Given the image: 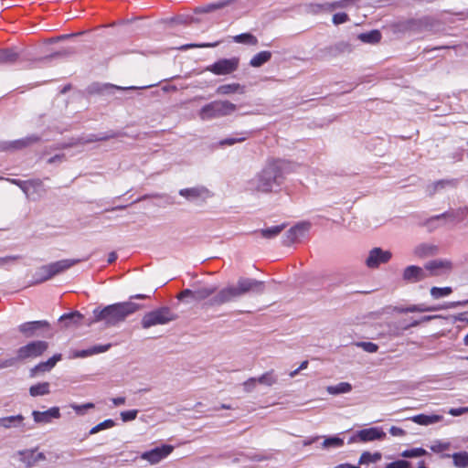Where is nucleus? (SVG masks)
I'll list each match as a JSON object with an SVG mask.
<instances>
[{
	"label": "nucleus",
	"instance_id": "56",
	"mask_svg": "<svg viewBox=\"0 0 468 468\" xmlns=\"http://www.w3.org/2000/svg\"><path fill=\"white\" fill-rule=\"evenodd\" d=\"M218 42L216 43H204V44H190L185 46L183 48H213L218 46Z\"/></svg>",
	"mask_w": 468,
	"mask_h": 468
},
{
	"label": "nucleus",
	"instance_id": "17",
	"mask_svg": "<svg viewBox=\"0 0 468 468\" xmlns=\"http://www.w3.org/2000/svg\"><path fill=\"white\" fill-rule=\"evenodd\" d=\"M20 461L26 464L27 467H32L40 461H44L46 456L43 452H37V450H23L18 452Z\"/></svg>",
	"mask_w": 468,
	"mask_h": 468
},
{
	"label": "nucleus",
	"instance_id": "63",
	"mask_svg": "<svg viewBox=\"0 0 468 468\" xmlns=\"http://www.w3.org/2000/svg\"><path fill=\"white\" fill-rule=\"evenodd\" d=\"M91 355H92V351L90 348V349L82 350V351L79 352L78 354H76V356L84 357V356H91Z\"/></svg>",
	"mask_w": 468,
	"mask_h": 468
},
{
	"label": "nucleus",
	"instance_id": "24",
	"mask_svg": "<svg viewBox=\"0 0 468 468\" xmlns=\"http://www.w3.org/2000/svg\"><path fill=\"white\" fill-rule=\"evenodd\" d=\"M271 58V52L268 50H263L252 57L250 61V65L254 68H259L262 66L264 63L268 62Z\"/></svg>",
	"mask_w": 468,
	"mask_h": 468
},
{
	"label": "nucleus",
	"instance_id": "50",
	"mask_svg": "<svg viewBox=\"0 0 468 468\" xmlns=\"http://www.w3.org/2000/svg\"><path fill=\"white\" fill-rule=\"evenodd\" d=\"M257 384V378H250L243 383V387L245 391L250 392L252 391Z\"/></svg>",
	"mask_w": 468,
	"mask_h": 468
},
{
	"label": "nucleus",
	"instance_id": "30",
	"mask_svg": "<svg viewBox=\"0 0 468 468\" xmlns=\"http://www.w3.org/2000/svg\"><path fill=\"white\" fill-rule=\"evenodd\" d=\"M49 392L50 390L48 382L37 383L36 385L31 386L29 388V394L32 397L47 395Z\"/></svg>",
	"mask_w": 468,
	"mask_h": 468
},
{
	"label": "nucleus",
	"instance_id": "18",
	"mask_svg": "<svg viewBox=\"0 0 468 468\" xmlns=\"http://www.w3.org/2000/svg\"><path fill=\"white\" fill-rule=\"evenodd\" d=\"M307 229L306 224H297L291 228L282 239L283 245L290 246L293 244Z\"/></svg>",
	"mask_w": 468,
	"mask_h": 468
},
{
	"label": "nucleus",
	"instance_id": "43",
	"mask_svg": "<svg viewBox=\"0 0 468 468\" xmlns=\"http://www.w3.org/2000/svg\"><path fill=\"white\" fill-rule=\"evenodd\" d=\"M344 445V440L339 437H330L324 441V447H341Z\"/></svg>",
	"mask_w": 468,
	"mask_h": 468
},
{
	"label": "nucleus",
	"instance_id": "14",
	"mask_svg": "<svg viewBox=\"0 0 468 468\" xmlns=\"http://www.w3.org/2000/svg\"><path fill=\"white\" fill-rule=\"evenodd\" d=\"M238 298L236 292L234 291V286H229L221 289L218 293H216L208 302V304L213 305H222L227 303L231 302L232 300Z\"/></svg>",
	"mask_w": 468,
	"mask_h": 468
},
{
	"label": "nucleus",
	"instance_id": "33",
	"mask_svg": "<svg viewBox=\"0 0 468 468\" xmlns=\"http://www.w3.org/2000/svg\"><path fill=\"white\" fill-rule=\"evenodd\" d=\"M359 38L366 43H378L381 39V33L378 30H372L367 33H362L359 36Z\"/></svg>",
	"mask_w": 468,
	"mask_h": 468
},
{
	"label": "nucleus",
	"instance_id": "58",
	"mask_svg": "<svg viewBox=\"0 0 468 468\" xmlns=\"http://www.w3.org/2000/svg\"><path fill=\"white\" fill-rule=\"evenodd\" d=\"M110 346H111L110 344L104 345V346H95L91 348L92 355L103 353V352L107 351L110 348Z\"/></svg>",
	"mask_w": 468,
	"mask_h": 468
},
{
	"label": "nucleus",
	"instance_id": "9",
	"mask_svg": "<svg viewBox=\"0 0 468 468\" xmlns=\"http://www.w3.org/2000/svg\"><path fill=\"white\" fill-rule=\"evenodd\" d=\"M40 142V137L36 134H32L27 136L25 138L8 141V142H0V151H17L27 148L35 144Z\"/></svg>",
	"mask_w": 468,
	"mask_h": 468
},
{
	"label": "nucleus",
	"instance_id": "53",
	"mask_svg": "<svg viewBox=\"0 0 468 468\" xmlns=\"http://www.w3.org/2000/svg\"><path fill=\"white\" fill-rule=\"evenodd\" d=\"M16 361H18L17 356L16 357H11L8 359L1 360L0 361V369L13 367L16 363Z\"/></svg>",
	"mask_w": 468,
	"mask_h": 468
},
{
	"label": "nucleus",
	"instance_id": "64",
	"mask_svg": "<svg viewBox=\"0 0 468 468\" xmlns=\"http://www.w3.org/2000/svg\"><path fill=\"white\" fill-rule=\"evenodd\" d=\"M336 468H360L359 466H355L350 463H341L336 466Z\"/></svg>",
	"mask_w": 468,
	"mask_h": 468
},
{
	"label": "nucleus",
	"instance_id": "13",
	"mask_svg": "<svg viewBox=\"0 0 468 468\" xmlns=\"http://www.w3.org/2000/svg\"><path fill=\"white\" fill-rule=\"evenodd\" d=\"M174 450L172 445H163L156 447L151 451L145 452L142 454V459L148 461L152 464L159 463L164 458L167 457Z\"/></svg>",
	"mask_w": 468,
	"mask_h": 468
},
{
	"label": "nucleus",
	"instance_id": "60",
	"mask_svg": "<svg viewBox=\"0 0 468 468\" xmlns=\"http://www.w3.org/2000/svg\"><path fill=\"white\" fill-rule=\"evenodd\" d=\"M29 183H31L30 184L31 189H37V188L42 187V186H43L42 180L38 179V178H37V179H29Z\"/></svg>",
	"mask_w": 468,
	"mask_h": 468
},
{
	"label": "nucleus",
	"instance_id": "3",
	"mask_svg": "<svg viewBox=\"0 0 468 468\" xmlns=\"http://www.w3.org/2000/svg\"><path fill=\"white\" fill-rule=\"evenodd\" d=\"M237 110L236 104L229 101H213L204 105L198 115L201 120H212L231 114Z\"/></svg>",
	"mask_w": 468,
	"mask_h": 468
},
{
	"label": "nucleus",
	"instance_id": "51",
	"mask_svg": "<svg viewBox=\"0 0 468 468\" xmlns=\"http://www.w3.org/2000/svg\"><path fill=\"white\" fill-rule=\"evenodd\" d=\"M452 181L450 180H440L433 184L431 194L435 193L438 189L443 188L445 186L451 185Z\"/></svg>",
	"mask_w": 468,
	"mask_h": 468
},
{
	"label": "nucleus",
	"instance_id": "23",
	"mask_svg": "<svg viewBox=\"0 0 468 468\" xmlns=\"http://www.w3.org/2000/svg\"><path fill=\"white\" fill-rule=\"evenodd\" d=\"M114 426V421L111 419L105 420L102 422L97 424L96 426L92 427L90 431L88 433H84L83 436L78 438L77 436L74 437L75 440H78L79 441H83L86 440L90 435L95 434L102 430L110 429Z\"/></svg>",
	"mask_w": 468,
	"mask_h": 468
},
{
	"label": "nucleus",
	"instance_id": "54",
	"mask_svg": "<svg viewBox=\"0 0 468 468\" xmlns=\"http://www.w3.org/2000/svg\"><path fill=\"white\" fill-rule=\"evenodd\" d=\"M468 412V407H462V408H453L449 410V414L452 416L457 417L461 416L462 414Z\"/></svg>",
	"mask_w": 468,
	"mask_h": 468
},
{
	"label": "nucleus",
	"instance_id": "62",
	"mask_svg": "<svg viewBox=\"0 0 468 468\" xmlns=\"http://www.w3.org/2000/svg\"><path fill=\"white\" fill-rule=\"evenodd\" d=\"M112 401L115 406L123 405L125 403V398L124 397L113 398L112 399Z\"/></svg>",
	"mask_w": 468,
	"mask_h": 468
},
{
	"label": "nucleus",
	"instance_id": "61",
	"mask_svg": "<svg viewBox=\"0 0 468 468\" xmlns=\"http://www.w3.org/2000/svg\"><path fill=\"white\" fill-rule=\"evenodd\" d=\"M30 184L29 183V180H25L21 183V186H20V189L27 195H28V193L30 192L31 190V187H30Z\"/></svg>",
	"mask_w": 468,
	"mask_h": 468
},
{
	"label": "nucleus",
	"instance_id": "15",
	"mask_svg": "<svg viewBox=\"0 0 468 468\" xmlns=\"http://www.w3.org/2000/svg\"><path fill=\"white\" fill-rule=\"evenodd\" d=\"M426 278H428V274L425 268L422 269L416 265L408 266L403 271V280L407 282L415 283Z\"/></svg>",
	"mask_w": 468,
	"mask_h": 468
},
{
	"label": "nucleus",
	"instance_id": "49",
	"mask_svg": "<svg viewBox=\"0 0 468 468\" xmlns=\"http://www.w3.org/2000/svg\"><path fill=\"white\" fill-rule=\"evenodd\" d=\"M70 408L75 410L76 413L81 414L83 413V410H89L94 408L93 403H86L83 405L71 404Z\"/></svg>",
	"mask_w": 468,
	"mask_h": 468
},
{
	"label": "nucleus",
	"instance_id": "16",
	"mask_svg": "<svg viewBox=\"0 0 468 468\" xmlns=\"http://www.w3.org/2000/svg\"><path fill=\"white\" fill-rule=\"evenodd\" d=\"M42 328H49V323L45 320L26 322L18 326V330L26 337H33L36 332Z\"/></svg>",
	"mask_w": 468,
	"mask_h": 468
},
{
	"label": "nucleus",
	"instance_id": "20",
	"mask_svg": "<svg viewBox=\"0 0 468 468\" xmlns=\"http://www.w3.org/2000/svg\"><path fill=\"white\" fill-rule=\"evenodd\" d=\"M62 358L61 354H55L53 356L48 358L47 361L40 362L31 369V376H35L38 372L50 371L56 364Z\"/></svg>",
	"mask_w": 468,
	"mask_h": 468
},
{
	"label": "nucleus",
	"instance_id": "5",
	"mask_svg": "<svg viewBox=\"0 0 468 468\" xmlns=\"http://www.w3.org/2000/svg\"><path fill=\"white\" fill-rule=\"evenodd\" d=\"M86 260H88V258L82 259V260L81 259H73V260L65 259V260H60L56 262L42 266L39 269V272L41 275L40 281L41 282L48 281V280L51 279L52 277H54L55 275L60 273V272L69 269L70 267L80 263V261H86Z\"/></svg>",
	"mask_w": 468,
	"mask_h": 468
},
{
	"label": "nucleus",
	"instance_id": "6",
	"mask_svg": "<svg viewBox=\"0 0 468 468\" xmlns=\"http://www.w3.org/2000/svg\"><path fill=\"white\" fill-rule=\"evenodd\" d=\"M48 348V343L43 340L31 341L20 346L17 351L18 361L33 359L42 356Z\"/></svg>",
	"mask_w": 468,
	"mask_h": 468
},
{
	"label": "nucleus",
	"instance_id": "37",
	"mask_svg": "<svg viewBox=\"0 0 468 468\" xmlns=\"http://www.w3.org/2000/svg\"><path fill=\"white\" fill-rule=\"evenodd\" d=\"M240 134H242V136L226 138V139H223V140L219 141L218 144H219L220 146L233 145L235 144L244 142L250 136V133H247V132L241 133Z\"/></svg>",
	"mask_w": 468,
	"mask_h": 468
},
{
	"label": "nucleus",
	"instance_id": "48",
	"mask_svg": "<svg viewBox=\"0 0 468 468\" xmlns=\"http://www.w3.org/2000/svg\"><path fill=\"white\" fill-rule=\"evenodd\" d=\"M386 468H410V463L408 461L399 460L388 463Z\"/></svg>",
	"mask_w": 468,
	"mask_h": 468
},
{
	"label": "nucleus",
	"instance_id": "32",
	"mask_svg": "<svg viewBox=\"0 0 468 468\" xmlns=\"http://www.w3.org/2000/svg\"><path fill=\"white\" fill-rule=\"evenodd\" d=\"M453 463L458 468H467L468 467V452H461L452 454Z\"/></svg>",
	"mask_w": 468,
	"mask_h": 468
},
{
	"label": "nucleus",
	"instance_id": "22",
	"mask_svg": "<svg viewBox=\"0 0 468 468\" xmlns=\"http://www.w3.org/2000/svg\"><path fill=\"white\" fill-rule=\"evenodd\" d=\"M410 420H412L414 423H417L419 425H431L437 423L442 420V416L441 415H425V414H418L415 416H412L410 418Z\"/></svg>",
	"mask_w": 468,
	"mask_h": 468
},
{
	"label": "nucleus",
	"instance_id": "19",
	"mask_svg": "<svg viewBox=\"0 0 468 468\" xmlns=\"http://www.w3.org/2000/svg\"><path fill=\"white\" fill-rule=\"evenodd\" d=\"M33 417L36 422L48 423L51 419L60 418V412L58 407H52L46 411H33Z\"/></svg>",
	"mask_w": 468,
	"mask_h": 468
},
{
	"label": "nucleus",
	"instance_id": "7",
	"mask_svg": "<svg viewBox=\"0 0 468 468\" xmlns=\"http://www.w3.org/2000/svg\"><path fill=\"white\" fill-rule=\"evenodd\" d=\"M264 289V282L249 278L239 279L237 285L234 286V291L237 297H240L250 292L261 293Z\"/></svg>",
	"mask_w": 468,
	"mask_h": 468
},
{
	"label": "nucleus",
	"instance_id": "36",
	"mask_svg": "<svg viewBox=\"0 0 468 468\" xmlns=\"http://www.w3.org/2000/svg\"><path fill=\"white\" fill-rule=\"evenodd\" d=\"M233 39L237 43H246L250 45H256L258 43L257 37L250 33H242L237 35L233 37Z\"/></svg>",
	"mask_w": 468,
	"mask_h": 468
},
{
	"label": "nucleus",
	"instance_id": "41",
	"mask_svg": "<svg viewBox=\"0 0 468 468\" xmlns=\"http://www.w3.org/2000/svg\"><path fill=\"white\" fill-rule=\"evenodd\" d=\"M450 446L451 443L449 441H437L430 448L433 452L439 453L448 450Z\"/></svg>",
	"mask_w": 468,
	"mask_h": 468
},
{
	"label": "nucleus",
	"instance_id": "8",
	"mask_svg": "<svg viewBox=\"0 0 468 468\" xmlns=\"http://www.w3.org/2000/svg\"><path fill=\"white\" fill-rule=\"evenodd\" d=\"M239 67V58H222L215 63L209 65L207 69L215 75H228L235 70Z\"/></svg>",
	"mask_w": 468,
	"mask_h": 468
},
{
	"label": "nucleus",
	"instance_id": "29",
	"mask_svg": "<svg viewBox=\"0 0 468 468\" xmlns=\"http://www.w3.org/2000/svg\"><path fill=\"white\" fill-rule=\"evenodd\" d=\"M24 420V417L20 414L9 416L0 419V425L4 428H11L20 425Z\"/></svg>",
	"mask_w": 468,
	"mask_h": 468
},
{
	"label": "nucleus",
	"instance_id": "57",
	"mask_svg": "<svg viewBox=\"0 0 468 468\" xmlns=\"http://www.w3.org/2000/svg\"><path fill=\"white\" fill-rule=\"evenodd\" d=\"M82 314H80L79 312H75V313H70V314H64L60 317V319H74V318H77L76 320V323H79L80 320L82 318Z\"/></svg>",
	"mask_w": 468,
	"mask_h": 468
},
{
	"label": "nucleus",
	"instance_id": "10",
	"mask_svg": "<svg viewBox=\"0 0 468 468\" xmlns=\"http://www.w3.org/2000/svg\"><path fill=\"white\" fill-rule=\"evenodd\" d=\"M428 277H437L448 274L452 269V261L448 260H433L424 265Z\"/></svg>",
	"mask_w": 468,
	"mask_h": 468
},
{
	"label": "nucleus",
	"instance_id": "38",
	"mask_svg": "<svg viewBox=\"0 0 468 468\" xmlns=\"http://www.w3.org/2000/svg\"><path fill=\"white\" fill-rule=\"evenodd\" d=\"M276 378L273 375V370L268 371L264 374H262L260 378H257V383L266 385V386H271L274 383H276Z\"/></svg>",
	"mask_w": 468,
	"mask_h": 468
},
{
	"label": "nucleus",
	"instance_id": "40",
	"mask_svg": "<svg viewBox=\"0 0 468 468\" xmlns=\"http://www.w3.org/2000/svg\"><path fill=\"white\" fill-rule=\"evenodd\" d=\"M452 290L451 287H443V288L432 287L431 289V295L434 299H439V298L450 295L452 293Z\"/></svg>",
	"mask_w": 468,
	"mask_h": 468
},
{
	"label": "nucleus",
	"instance_id": "59",
	"mask_svg": "<svg viewBox=\"0 0 468 468\" xmlns=\"http://www.w3.org/2000/svg\"><path fill=\"white\" fill-rule=\"evenodd\" d=\"M193 292H194V290H190V289L183 290L181 292H179V294L177 295V298L179 300H182L186 297L193 298Z\"/></svg>",
	"mask_w": 468,
	"mask_h": 468
},
{
	"label": "nucleus",
	"instance_id": "1",
	"mask_svg": "<svg viewBox=\"0 0 468 468\" xmlns=\"http://www.w3.org/2000/svg\"><path fill=\"white\" fill-rule=\"evenodd\" d=\"M284 182V163L268 160L264 167L249 182V189L256 193L277 192Z\"/></svg>",
	"mask_w": 468,
	"mask_h": 468
},
{
	"label": "nucleus",
	"instance_id": "52",
	"mask_svg": "<svg viewBox=\"0 0 468 468\" xmlns=\"http://www.w3.org/2000/svg\"><path fill=\"white\" fill-rule=\"evenodd\" d=\"M20 259V256H6V257H0V268L5 266L6 264H9L11 262H14Z\"/></svg>",
	"mask_w": 468,
	"mask_h": 468
},
{
	"label": "nucleus",
	"instance_id": "11",
	"mask_svg": "<svg viewBox=\"0 0 468 468\" xmlns=\"http://www.w3.org/2000/svg\"><path fill=\"white\" fill-rule=\"evenodd\" d=\"M385 437L386 433L383 431L379 428L372 427L358 431L356 435L349 439L348 443L372 441L376 440H382Z\"/></svg>",
	"mask_w": 468,
	"mask_h": 468
},
{
	"label": "nucleus",
	"instance_id": "31",
	"mask_svg": "<svg viewBox=\"0 0 468 468\" xmlns=\"http://www.w3.org/2000/svg\"><path fill=\"white\" fill-rule=\"evenodd\" d=\"M17 58L18 54L13 49H0V64L14 63Z\"/></svg>",
	"mask_w": 468,
	"mask_h": 468
},
{
	"label": "nucleus",
	"instance_id": "25",
	"mask_svg": "<svg viewBox=\"0 0 468 468\" xmlns=\"http://www.w3.org/2000/svg\"><path fill=\"white\" fill-rule=\"evenodd\" d=\"M217 292L216 287H202L198 288L197 290H194L193 292V299L196 301H202L205 299L209 298L213 294H215Z\"/></svg>",
	"mask_w": 468,
	"mask_h": 468
},
{
	"label": "nucleus",
	"instance_id": "34",
	"mask_svg": "<svg viewBox=\"0 0 468 468\" xmlns=\"http://www.w3.org/2000/svg\"><path fill=\"white\" fill-rule=\"evenodd\" d=\"M206 190L204 188H185L179 191L180 196L185 197L188 199L200 197Z\"/></svg>",
	"mask_w": 468,
	"mask_h": 468
},
{
	"label": "nucleus",
	"instance_id": "26",
	"mask_svg": "<svg viewBox=\"0 0 468 468\" xmlns=\"http://www.w3.org/2000/svg\"><path fill=\"white\" fill-rule=\"evenodd\" d=\"M230 0H222L215 4H208L204 6H199L195 9L196 14L210 13L212 11L223 8L230 4Z\"/></svg>",
	"mask_w": 468,
	"mask_h": 468
},
{
	"label": "nucleus",
	"instance_id": "27",
	"mask_svg": "<svg viewBox=\"0 0 468 468\" xmlns=\"http://www.w3.org/2000/svg\"><path fill=\"white\" fill-rule=\"evenodd\" d=\"M352 390V385L348 382H340L336 385L328 386L326 391L330 395H339L348 393Z\"/></svg>",
	"mask_w": 468,
	"mask_h": 468
},
{
	"label": "nucleus",
	"instance_id": "42",
	"mask_svg": "<svg viewBox=\"0 0 468 468\" xmlns=\"http://www.w3.org/2000/svg\"><path fill=\"white\" fill-rule=\"evenodd\" d=\"M436 310H438V308L425 307L422 304H419V305L414 304V305L407 307L404 311L407 313H415V312L422 313V312H432V311H436Z\"/></svg>",
	"mask_w": 468,
	"mask_h": 468
},
{
	"label": "nucleus",
	"instance_id": "44",
	"mask_svg": "<svg viewBox=\"0 0 468 468\" xmlns=\"http://www.w3.org/2000/svg\"><path fill=\"white\" fill-rule=\"evenodd\" d=\"M356 345L368 353H376L378 349V346L372 342H360Z\"/></svg>",
	"mask_w": 468,
	"mask_h": 468
},
{
	"label": "nucleus",
	"instance_id": "35",
	"mask_svg": "<svg viewBox=\"0 0 468 468\" xmlns=\"http://www.w3.org/2000/svg\"><path fill=\"white\" fill-rule=\"evenodd\" d=\"M381 459L380 452L371 453L369 452H364L359 458V464H368L370 463H376Z\"/></svg>",
	"mask_w": 468,
	"mask_h": 468
},
{
	"label": "nucleus",
	"instance_id": "12",
	"mask_svg": "<svg viewBox=\"0 0 468 468\" xmlns=\"http://www.w3.org/2000/svg\"><path fill=\"white\" fill-rule=\"evenodd\" d=\"M392 254L389 250H383L381 248H374L366 260V265L369 269H377L382 263H387L391 259Z\"/></svg>",
	"mask_w": 468,
	"mask_h": 468
},
{
	"label": "nucleus",
	"instance_id": "47",
	"mask_svg": "<svg viewBox=\"0 0 468 468\" xmlns=\"http://www.w3.org/2000/svg\"><path fill=\"white\" fill-rule=\"evenodd\" d=\"M348 20V15L345 12L336 13L333 16V23L340 25L346 23Z\"/></svg>",
	"mask_w": 468,
	"mask_h": 468
},
{
	"label": "nucleus",
	"instance_id": "45",
	"mask_svg": "<svg viewBox=\"0 0 468 468\" xmlns=\"http://www.w3.org/2000/svg\"><path fill=\"white\" fill-rule=\"evenodd\" d=\"M118 134L116 133H109V134H106V135H103V136H101V137H98L96 135H91L90 138H88L87 140H85V143H93V142H99V141H107L109 139H112V138H115L117 137Z\"/></svg>",
	"mask_w": 468,
	"mask_h": 468
},
{
	"label": "nucleus",
	"instance_id": "28",
	"mask_svg": "<svg viewBox=\"0 0 468 468\" xmlns=\"http://www.w3.org/2000/svg\"><path fill=\"white\" fill-rule=\"evenodd\" d=\"M286 226L287 225L283 223L271 228L262 229L260 230V233L264 239H273L277 237L286 228Z\"/></svg>",
	"mask_w": 468,
	"mask_h": 468
},
{
	"label": "nucleus",
	"instance_id": "21",
	"mask_svg": "<svg viewBox=\"0 0 468 468\" xmlns=\"http://www.w3.org/2000/svg\"><path fill=\"white\" fill-rule=\"evenodd\" d=\"M245 92V86L239 83L223 84L217 88L216 93L218 95H230L233 93L243 94Z\"/></svg>",
	"mask_w": 468,
	"mask_h": 468
},
{
	"label": "nucleus",
	"instance_id": "46",
	"mask_svg": "<svg viewBox=\"0 0 468 468\" xmlns=\"http://www.w3.org/2000/svg\"><path fill=\"white\" fill-rule=\"evenodd\" d=\"M137 413L138 411L136 410L122 411L121 413L122 420L124 422L133 420L137 417Z\"/></svg>",
	"mask_w": 468,
	"mask_h": 468
},
{
	"label": "nucleus",
	"instance_id": "39",
	"mask_svg": "<svg viewBox=\"0 0 468 468\" xmlns=\"http://www.w3.org/2000/svg\"><path fill=\"white\" fill-rule=\"evenodd\" d=\"M427 454V451L423 448H412L402 452L401 456L405 458L420 457Z\"/></svg>",
	"mask_w": 468,
	"mask_h": 468
},
{
	"label": "nucleus",
	"instance_id": "2",
	"mask_svg": "<svg viewBox=\"0 0 468 468\" xmlns=\"http://www.w3.org/2000/svg\"><path fill=\"white\" fill-rule=\"evenodd\" d=\"M142 308V305L133 302L116 303L105 306L102 309L93 310V320L91 323L105 322L108 326H114L123 322L129 315Z\"/></svg>",
	"mask_w": 468,
	"mask_h": 468
},
{
	"label": "nucleus",
	"instance_id": "55",
	"mask_svg": "<svg viewBox=\"0 0 468 468\" xmlns=\"http://www.w3.org/2000/svg\"><path fill=\"white\" fill-rule=\"evenodd\" d=\"M389 433L392 435V436H396V437H401V436H404L405 435V431L399 427H397V426H392L390 429H389Z\"/></svg>",
	"mask_w": 468,
	"mask_h": 468
},
{
	"label": "nucleus",
	"instance_id": "4",
	"mask_svg": "<svg viewBox=\"0 0 468 468\" xmlns=\"http://www.w3.org/2000/svg\"><path fill=\"white\" fill-rule=\"evenodd\" d=\"M176 319V315L168 307H161L145 314L142 318V326L144 329L157 324H165Z\"/></svg>",
	"mask_w": 468,
	"mask_h": 468
}]
</instances>
